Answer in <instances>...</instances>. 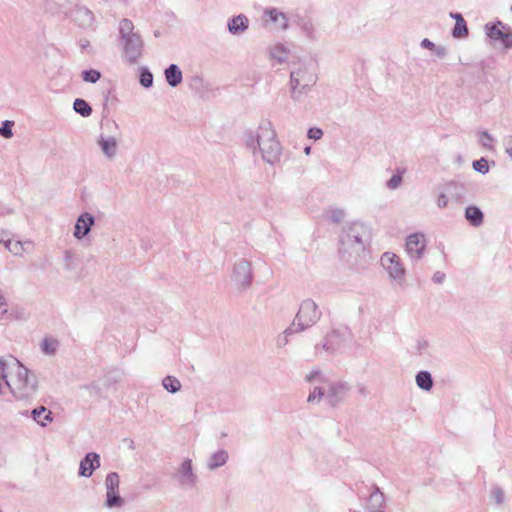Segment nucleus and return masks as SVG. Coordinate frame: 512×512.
<instances>
[{"label": "nucleus", "instance_id": "nucleus-19", "mask_svg": "<svg viewBox=\"0 0 512 512\" xmlns=\"http://www.w3.org/2000/svg\"><path fill=\"white\" fill-rule=\"evenodd\" d=\"M99 467L100 456L95 452H90L80 461L79 475L82 477H90Z\"/></svg>", "mask_w": 512, "mask_h": 512}, {"label": "nucleus", "instance_id": "nucleus-12", "mask_svg": "<svg viewBox=\"0 0 512 512\" xmlns=\"http://www.w3.org/2000/svg\"><path fill=\"white\" fill-rule=\"evenodd\" d=\"M262 20L266 27L274 30L285 31L288 28V16L277 8H266Z\"/></svg>", "mask_w": 512, "mask_h": 512}, {"label": "nucleus", "instance_id": "nucleus-47", "mask_svg": "<svg viewBox=\"0 0 512 512\" xmlns=\"http://www.w3.org/2000/svg\"><path fill=\"white\" fill-rule=\"evenodd\" d=\"M432 51H434L435 55L441 59L447 55V49L442 45H435V48H433Z\"/></svg>", "mask_w": 512, "mask_h": 512}, {"label": "nucleus", "instance_id": "nucleus-35", "mask_svg": "<svg viewBox=\"0 0 512 512\" xmlns=\"http://www.w3.org/2000/svg\"><path fill=\"white\" fill-rule=\"evenodd\" d=\"M494 142L495 138L488 131L485 130L479 133V143L483 148L493 151L495 148Z\"/></svg>", "mask_w": 512, "mask_h": 512}, {"label": "nucleus", "instance_id": "nucleus-48", "mask_svg": "<svg viewBox=\"0 0 512 512\" xmlns=\"http://www.w3.org/2000/svg\"><path fill=\"white\" fill-rule=\"evenodd\" d=\"M445 277V273L441 271H436L432 276V280L437 284H442L445 280Z\"/></svg>", "mask_w": 512, "mask_h": 512}, {"label": "nucleus", "instance_id": "nucleus-50", "mask_svg": "<svg viewBox=\"0 0 512 512\" xmlns=\"http://www.w3.org/2000/svg\"><path fill=\"white\" fill-rule=\"evenodd\" d=\"M505 151L512 160V135L506 141Z\"/></svg>", "mask_w": 512, "mask_h": 512}, {"label": "nucleus", "instance_id": "nucleus-3", "mask_svg": "<svg viewBox=\"0 0 512 512\" xmlns=\"http://www.w3.org/2000/svg\"><path fill=\"white\" fill-rule=\"evenodd\" d=\"M316 64L309 61H298L290 72L289 91L293 101L301 103L305 100L317 82Z\"/></svg>", "mask_w": 512, "mask_h": 512}, {"label": "nucleus", "instance_id": "nucleus-31", "mask_svg": "<svg viewBox=\"0 0 512 512\" xmlns=\"http://www.w3.org/2000/svg\"><path fill=\"white\" fill-rule=\"evenodd\" d=\"M416 383L419 388L429 391L433 386V380L431 374L427 371H420L416 375Z\"/></svg>", "mask_w": 512, "mask_h": 512}, {"label": "nucleus", "instance_id": "nucleus-57", "mask_svg": "<svg viewBox=\"0 0 512 512\" xmlns=\"http://www.w3.org/2000/svg\"><path fill=\"white\" fill-rule=\"evenodd\" d=\"M511 10H512V6H511Z\"/></svg>", "mask_w": 512, "mask_h": 512}, {"label": "nucleus", "instance_id": "nucleus-9", "mask_svg": "<svg viewBox=\"0 0 512 512\" xmlns=\"http://www.w3.org/2000/svg\"><path fill=\"white\" fill-rule=\"evenodd\" d=\"M173 479L183 490L194 489L198 483V476L194 471L193 462L190 458H184L176 467Z\"/></svg>", "mask_w": 512, "mask_h": 512}, {"label": "nucleus", "instance_id": "nucleus-25", "mask_svg": "<svg viewBox=\"0 0 512 512\" xmlns=\"http://www.w3.org/2000/svg\"><path fill=\"white\" fill-rule=\"evenodd\" d=\"M165 79L171 87L178 86L183 79L182 72L176 64H171L164 71Z\"/></svg>", "mask_w": 512, "mask_h": 512}, {"label": "nucleus", "instance_id": "nucleus-37", "mask_svg": "<svg viewBox=\"0 0 512 512\" xmlns=\"http://www.w3.org/2000/svg\"><path fill=\"white\" fill-rule=\"evenodd\" d=\"M430 347L429 341L423 337L416 339L413 344V351L416 354L422 355L428 351Z\"/></svg>", "mask_w": 512, "mask_h": 512}, {"label": "nucleus", "instance_id": "nucleus-43", "mask_svg": "<svg viewBox=\"0 0 512 512\" xmlns=\"http://www.w3.org/2000/svg\"><path fill=\"white\" fill-rule=\"evenodd\" d=\"M402 183V176L397 174V175H393L387 182V187L390 189V190H395L397 188L400 187Z\"/></svg>", "mask_w": 512, "mask_h": 512}, {"label": "nucleus", "instance_id": "nucleus-23", "mask_svg": "<svg viewBox=\"0 0 512 512\" xmlns=\"http://www.w3.org/2000/svg\"><path fill=\"white\" fill-rule=\"evenodd\" d=\"M248 26L249 20L243 14L233 17L228 22V30L233 35H238L245 32L248 29Z\"/></svg>", "mask_w": 512, "mask_h": 512}, {"label": "nucleus", "instance_id": "nucleus-30", "mask_svg": "<svg viewBox=\"0 0 512 512\" xmlns=\"http://www.w3.org/2000/svg\"><path fill=\"white\" fill-rule=\"evenodd\" d=\"M322 399L326 400V384L314 385L313 390L307 398L308 403H319Z\"/></svg>", "mask_w": 512, "mask_h": 512}, {"label": "nucleus", "instance_id": "nucleus-16", "mask_svg": "<svg viewBox=\"0 0 512 512\" xmlns=\"http://www.w3.org/2000/svg\"><path fill=\"white\" fill-rule=\"evenodd\" d=\"M95 224L94 216L89 212L81 213L75 223L73 236L77 240L84 239L91 231V228Z\"/></svg>", "mask_w": 512, "mask_h": 512}, {"label": "nucleus", "instance_id": "nucleus-21", "mask_svg": "<svg viewBox=\"0 0 512 512\" xmlns=\"http://www.w3.org/2000/svg\"><path fill=\"white\" fill-rule=\"evenodd\" d=\"M229 459L228 451L225 449H218L215 452L211 453L207 458L206 467L210 471H214L222 466H224Z\"/></svg>", "mask_w": 512, "mask_h": 512}, {"label": "nucleus", "instance_id": "nucleus-2", "mask_svg": "<svg viewBox=\"0 0 512 512\" xmlns=\"http://www.w3.org/2000/svg\"><path fill=\"white\" fill-rule=\"evenodd\" d=\"M245 144L254 155L259 153L263 161L270 165L280 161L282 146L272 123L268 120L261 121L255 130L246 133Z\"/></svg>", "mask_w": 512, "mask_h": 512}, {"label": "nucleus", "instance_id": "nucleus-46", "mask_svg": "<svg viewBox=\"0 0 512 512\" xmlns=\"http://www.w3.org/2000/svg\"><path fill=\"white\" fill-rule=\"evenodd\" d=\"M7 313H8L7 300L4 296L0 295V316H1V318H5Z\"/></svg>", "mask_w": 512, "mask_h": 512}, {"label": "nucleus", "instance_id": "nucleus-7", "mask_svg": "<svg viewBox=\"0 0 512 512\" xmlns=\"http://www.w3.org/2000/svg\"><path fill=\"white\" fill-rule=\"evenodd\" d=\"M320 317L321 311L316 302L312 299H305L301 302L292 325L301 332L315 325Z\"/></svg>", "mask_w": 512, "mask_h": 512}, {"label": "nucleus", "instance_id": "nucleus-38", "mask_svg": "<svg viewBox=\"0 0 512 512\" xmlns=\"http://www.w3.org/2000/svg\"><path fill=\"white\" fill-rule=\"evenodd\" d=\"M345 216L346 212L344 209L341 208H333L329 210L327 213V218L334 223L341 222L345 218Z\"/></svg>", "mask_w": 512, "mask_h": 512}, {"label": "nucleus", "instance_id": "nucleus-34", "mask_svg": "<svg viewBox=\"0 0 512 512\" xmlns=\"http://www.w3.org/2000/svg\"><path fill=\"white\" fill-rule=\"evenodd\" d=\"M162 384L170 393H177L181 389V382L174 376H166L163 379Z\"/></svg>", "mask_w": 512, "mask_h": 512}, {"label": "nucleus", "instance_id": "nucleus-27", "mask_svg": "<svg viewBox=\"0 0 512 512\" xmlns=\"http://www.w3.org/2000/svg\"><path fill=\"white\" fill-rule=\"evenodd\" d=\"M450 16L455 19L456 23L452 31V35L455 38H463L468 35V29L466 22L461 14L451 13Z\"/></svg>", "mask_w": 512, "mask_h": 512}, {"label": "nucleus", "instance_id": "nucleus-14", "mask_svg": "<svg viewBox=\"0 0 512 512\" xmlns=\"http://www.w3.org/2000/svg\"><path fill=\"white\" fill-rule=\"evenodd\" d=\"M96 144L107 160L112 161L116 158L119 140L115 136L101 133L96 139Z\"/></svg>", "mask_w": 512, "mask_h": 512}, {"label": "nucleus", "instance_id": "nucleus-44", "mask_svg": "<svg viewBox=\"0 0 512 512\" xmlns=\"http://www.w3.org/2000/svg\"><path fill=\"white\" fill-rule=\"evenodd\" d=\"M308 138L313 140H319L323 136V131L320 128H310L307 133Z\"/></svg>", "mask_w": 512, "mask_h": 512}, {"label": "nucleus", "instance_id": "nucleus-49", "mask_svg": "<svg viewBox=\"0 0 512 512\" xmlns=\"http://www.w3.org/2000/svg\"><path fill=\"white\" fill-rule=\"evenodd\" d=\"M420 45L422 48L429 49V50H432L433 48H435V44L427 38L423 39L421 41Z\"/></svg>", "mask_w": 512, "mask_h": 512}, {"label": "nucleus", "instance_id": "nucleus-40", "mask_svg": "<svg viewBox=\"0 0 512 512\" xmlns=\"http://www.w3.org/2000/svg\"><path fill=\"white\" fill-rule=\"evenodd\" d=\"M140 84L145 88H149L152 86L153 75L148 69H142L140 74Z\"/></svg>", "mask_w": 512, "mask_h": 512}, {"label": "nucleus", "instance_id": "nucleus-39", "mask_svg": "<svg viewBox=\"0 0 512 512\" xmlns=\"http://www.w3.org/2000/svg\"><path fill=\"white\" fill-rule=\"evenodd\" d=\"M101 77V73L98 70L90 69L82 72V79L88 83H96Z\"/></svg>", "mask_w": 512, "mask_h": 512}, {"label": "nucleus", "instance_id": "nucleus-26", "mask_svg": "<svg viewBox=\"0 0 512 512\" xmlns=\"http://www.w3.org/2000/svg\"><path fill=\"white\" fill-rule=\"evenodd\" d=\"M289 50L282 44H274L269 48V58L275 60L278 64H282L287 61Z\"/></svg>", "mask_w": 512, "mask_h": 512}, {"label": "nucleus", "instance_id": "nucleus-28", "mask_svg": "<svg viewBox=\"0 0 512 512\" xmlns=\"http://www.w3.org/2000/svg\"><path fill=\"white\" fill-rule=\"evenodd\" d=\"M465 218L471 225L478 227L483 223V212L476 206H469L465 210Z\"/></svg>", "mask_w": 512, "mask_h": 512}, {"label": "nucleus", "instance_id": "nucleus-5", "mask_svg": "<svg viewBox=\"0 0 512 512\" xmlns=\"http://www.w3.org/2000/svg\"><path fill=\"white\" fill-rule=\"evenodd\" d=\"M370 238V230L363 222L355 221L347 225L340 237L341 250L349 256L358 255L365 250Z\"/></svg>", "mask_w": 512, "mask_h": 512}, {"label": "nucleus", "instance_id": "nucleus-8", "mask_svg": "<svg viewBox=\"0 0 512 512\" xmlns=\"http://www.w3.org/2000/svg\"><path fill=\"white\" fill-rule=\"evenodd\" d=\"M230 281L238 291L247 290L253 281L251 262L244 258L237 259L232 266Z\"/></svg>", "mask_w": 512, "mask_h": 512}, {"label": "nucleus", "instance_id": "nucleus-53", "mask_svg": "<svg viewBox=\"0 0 512 512\" xmlns=\"http://www.w3.org/2000/svg\"><path fill=\"white\" fill-rule=\"evenodd\" d=\"M6 237H7V233L3 229H0V243H4L6 241L5 240Z\"/></svg>", "mask_w": 512, "mask_h": 512}, {"label": "nucleus", "instance_id": "nucleus-42", "mask_svg": "<svg viewBox=\"0 0 512 512\" xmlns=\"http://www.w3.org/2000/svg\"><path fill=\"white\" fill-rule=\"evenodd\" d=\"M473 169L481 174L489 172L488 161L485 158H481L473 162Z\"/></svg>", "mask_w": 512, "mask_h": 512}, {"label": "nucleus", "instance_id": "nucleus-6", "mask_svg": "<svg viewBox=\"0 0 512 512\" xmlns=\"http://www.w3.org/2000/svg\"><path fill=\"white\" fill-rule=\"evenodd\" d=\"M380 264L388 274L393 287L404 288L407 285V270L401 258L393 252H385L381 255Z\"/></svg>", "mask_w": 512, "mask_h": 512}, {"label": "nucleus", "instance_id": "nucleus-32", "mask_svg": "<svg viewBox=\"0 0 512 512\" xmlns=\"http://www.w3.org/2000/svg\"><path fill=\"white\" fill-rule=\"evenodd\" d=\"M299 331L291 324L281 334H279L275 340L277 348L285 347L289 342V337Z\"/></svg>", "mask_w": 512, "mask_h": 512}, {"label": "nucleus", "instance_id": "nucleus-15", "mask_svg": "<svg viewBox=\"0 0 512 512\" xmlns=\"http://www.w3.org/2000/svg\"><path fill=\"white\" fill-rule=\"evenodd\" d=\"M487 35L493 40L501 41L505 48L512 47V31L501 22L493 25H486Z\"/></svg>", "mask_w": 512, "mask_h": 512}, {"label": "nucleus", "instance_id": "nucleus-52", "mask_svg": "<svg viewBox=\"0 0 512 512\" xmlns=\"http://www.w3.org/2000/svg\"><path fill=\"white\" fill-rule=\"evenodd\" d=\"M65 261L68 263L73 260L74 254L71 251H65Z\"/></svg>", "mask_w": 512, "mask_h": 512}, {"label": "nucleus", "instance_id": "nucleus-11", "mask_svg": "<svg viewBox=\"0 0 512 512\" xmlns=\"http://www.w3.org/2000/svg\"><path fill=\"white\" fill-rule=\"evenodd\" d=\"M426 249V237L421 232L410 234L406 238L405 252L411 260H420Z\"/></svg>", "mask_w": 512, "mask_h": 512}, {"label": "nucleus", "instance_id": "nucleus-33", "mask_svg": "<svg viewBox=\"0 0 512 512\" xmlns=\"http://www.w3.org/2000/svg\"><path fill=\"white\" fill-rule=\"evenodd\" d=\"M73 109L83 117H89L92 114L91 106L83 99H76L73 103Z\"/></svg>", "mask_w": 512, "mask_h": 512}, {"label": "nucleus", "instance_id": "nucleus-29", "mask_svg": "<svg viewBox=\"0 0 512 512\" xmlns=\"http://www.w3.org/2000/svg\"><path fill=\"white\" fill-rule=\"evenodd\" d=\"M305 380L313 385L326 384L328 377L319 369H312L305 375Z\"/></svg>", "mask_w": 512, "mask_h": 512}, {"label": "nucleus", "instance_id": "nucleus-51", "mask_svg": "<svg viewBox=\"0 0 512 512\" xmlns=\"http://www.w3.org/2000/svg\"><path fill=\"white\" fill-rule=\"evenodd\" d=\"M79 46L82 50H87L90 47V41L86 38L79 40Z\"/></svg>", "mask_w": 512, "mask_h": 512}, {"label": "nucleus", "instance_id": "nucleus-54", "mask_svg": "<svg viewBox=\"0 0 512 512\" xmlns=\"http://www.w3.org/2000/svg\"><path fill=\"white\" fill-rule=\"evenodd\" d=\"M502 499H503V495H502V492L501 491H497V494H496V500L498 503H501L502 502Z\"/></svg>", "mask_w": 512, "mask_h": 512}, {"label": "nucleus", "instance_id": "nucleus-22", "mask_svg": "<svg viewBox=\"0 0 512 512\" xmlns=\"http://www.w3.org/2000/svg\"><path fill=\"white\" fill-rule=\"evenodd\" d=\"M385 497L384 494L380 491L379 488H375L367 501L366 509L368 512H385Z\"/></svg>", "mask_w": 512, "mask_h": 512}, {"label": "nucleus", "instance_id": "nucleus-41", "mask_svg": "<svg viewBox=\"0 0 512 512\" xmlns=\"http://www.w3.org/2000/svg\"><path fill=\"white\" fill-rule=\"evenodd\" d=\"M14 125L13 121L6 120L2 123L0 127V135L6 139H10L13 136L12 127Z\"/></svg>", "mask_w": 512, "mask_h": 512}, {"label": "nucleus", "instance_id": "nucleus-45", "mask_svg": "<svg viewBox=\"0 0 512 512\" xmlns=\"http://www.w3.org/2000/svg\"><path fill=\"white\" fill-rule=\"evenodd\" d=\"M449 199L445 193H439L436 199L438 208L442 209L448 206Z\"/></svg>", "mask_w": 512, "mask_h": 512}, {"label": "nucleus", "instance_id": "nucleus-56", "mask_svg": "<svg viewBox=\"0 0 512 512\" xmlns=\"http://www.w3.org/2000/svg\"><path fill=\"white\" fill-rule=\"evenodd\" d=\"M351 512H361V511H356V510H353V511H351Z\"/></svg>", "mask_w": 512, "mask_h": 512}, {"label": "nucleus", "instance_id": "nucleus-36", "mask_svg": "<svg viewBox=\"0 0 512 512\" xmlns=\"http://www.w3.org/2000/svg\"><path fill=\"white\" fill-rule=\"evenodd\" d=\"M58 348V341L52 338H46L41 343V350L47 355H53Z\"/></svg>", "mask_w": 512, "mask_h": 512}, {"label": "nucleus", "instance_id": "nucleus-20", "mask_svg": "<svg viewBox=\"0 0 512 512\" xmlns=\"http://www.w3.org/2000/svg\"><path fill=\"white\" fill-rule=\"evenodd\" d=\"M5 248L15 256H22L24 253H31L34 249V243L31 240H6Z\"/></svg>", "mask_w": 512, "mask_h": 512}, {"label": "nucleus", "instance_id": "nucleus-13", "mask_svg": "<svg viewBox=\"0 0 512 512\" xmlns=\"http://www.w3.org/2000/svg\"><path fill=\"white\" fill-rule=\"evenodd\" d=\"M349 386L343 382H331L329 379L326 383V401L331 406H335L346 399L349 394Z\"/></svg>", "mask_w": 512, "mask_h": 512}, {"label": "nucleus", "instance_id": "nucleus-10", "mask_svg": "<svg viewBox=\"0 0 512 512\" xmlns=\"http://www.w3.org/2000/svg\"><path fill=\"white\" fill-rule=\"evenodd\" d=\"M106 499L105 507L119 508L124 504L123 498L119 495L120 477L116 472H110L105 478Z\"/></svg>", "mask_w": 512, "mask_h": 512}, {"label": "nucleus", "instance_id": "nucleus-55", "mask_svg": "<svg viewBox=\"0 0 512 512\" xmlns=\"http://www.w3.org/2000/svg\"><path fill=\"white\" fill-rule=\"evenodd\" d=\"M304 152H305V154H306V155H309V154H310V152H311V148H310V147H306V148L304 149Z\"/></svg>", "mask_w": 512, "mask_h": 512}, {"label": "nucleus", "instance_id": "nucleus-17", "mask_svg": "<svg viewBox=\"0 0 512 512\" xmlns=\"http://www.w3.org/2000/svg\"><path fill=\"white\" fill-rule=\"evenodd\" d=\"M73 21L80 27L91 29L95 26L96 17L93 11L86 6H76L72 12Z\"/></svg>", "mask_w": 512, "mask_h": 512}, {"label": "nucleus", "instance_id": "nucleus-18", "mask_svg": "<svg viewBox=\"0 0 512 512\" xmlns=\"http://www.w3.org/2000/svg\"><path fill=\"white\" fill-rule=\"evenodd\" d=\"M346 343V333L334 330L325 337L322 347L324 350L334 353L345 347Z\"/></svg>", "mask_w": 512, "mask_h": 512}, {"label": "nucleus", "instance_id": "nucleus-4", "mask_svg": "<svg viewBox=\"0 0 512 512\" xmlns=\"http://www.w3.org/2000/svg\"><path fill=\"white\" fill-rule=\"evenodd\" d=\"M119 45L122 56L130 64H136L142 56L144 41L134 30L131 20L124 18L119 22Z\"/></svg>", "mask_w": 512, "mask_h": 512}, {"label": "nucleus", "instance_id": "nucleus-1", "mask_svg": "<svg viewBox=\"0 0 512 512\" xmlns=\"http://www.w3.org/2000/svg\"><path fill=\"white\" fill-rule=\"evenodd\" d=\"M3 383L17 400H29L37 392L36 376L13 356L0 357V395Z\"/></svg>", "mask_w": 512, "mask_h": 512}, {"label": "nucleus", "instance_id": "nucleus-24", "mask_svg": "<svg viewBox=\"0 0 512 512\" xmlns=\"http://www.w3.org/2000/svg\"><path fill=\"white\" fill-rule=\"evenodd\" d=\"M31 417L41 427H46L53 421L52 412L44 406L37 407L31 411Z\"/></svg>", "mask_w": 512, "mask_h": 512}]
</instances>
